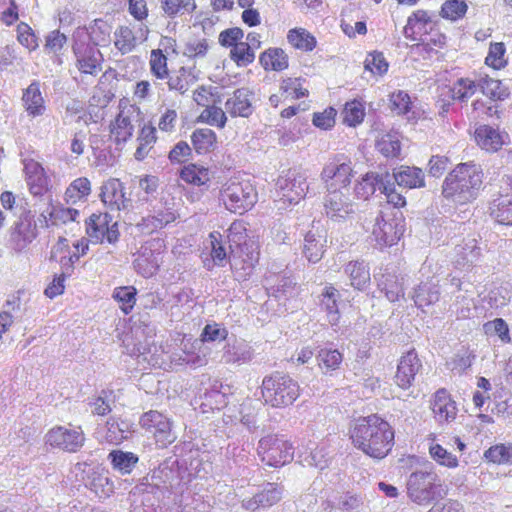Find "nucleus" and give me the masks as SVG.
I'll return each instance as SVG.
<instances>
[{
    "label": "nucleus",
    "mask_w": 512,
    "mask_h": 512,
    "mask_svg": "<svg viewBox=\"0 0 512 512\" xmlns=\"http://www.w3.org/2000/svg\"><path fill=\"white\" fill-rule=\"evenodd\" d=\"M348 435L354 448L375 460L387 457L395 444L394 428L377 413L352 421Z\"/></svg>",
    "instance_id": "f257e3e1"
},
{
    "label": "nucleus",
    "mask_w": 512,
    "mask_h": 512,
    "mask_svg": "<svg viewBox=\"0 0 512 512\" xmlns=\"http://www.w3.org/2000/svg\"><path fill=\"white\" fill-rule=\"evenodd\" d=\"M232 269L240 280H246L260 259V245L256 237L248 233L247 223L235 220L227 230Z\"/></svg>",
    "instance_id": "f03ea898"
},
{
    "label": "nucleus",
    "mask_w": 512,
    "mask_h": 512,
    "mask_svg": "<svg viewBox=\"0 0 512 512\" xmlns=\"http://www.w3.org/2000/svg\"><path fill=\"white\" fill-rule=\"evenodd\" d=\"M482 183L483 171L480 165L473 161L460 163L446 176L442 195L464 205L476 199Z\"/></svg>",
    "instance_id": "7ed1b4c3"
},
{
    "label": "nucleus",
    "mask_w": 512,
    "mask_h": 512,
    "mask_svg": "<svg viewBox=\"0 0 512 512\" xmlns=\"http://www.w3.org/2000/svg\"><path fill=\"white\" fill-rule=\"evenodd\" d=\"M260 392L264 406L285 409L301 396V387L289 374L274 371L263 378Z\"/></svg>",
    "instance_id": "20e7f679"
},
{
    "label": "nucleus",
    "mask_w": 512,
    "mask_h": 512,
    "mask_svg": "<svg viewBox=\"0 0 512 512\" xmlns=\"http://www.w3.org/2000/svg\"><path fill=\"white\" fill-rule=\"evenodd\" d=\"M256 453L264 466L280 469L294 460L295 446L288 435L271 432L258 440Z\"/></svg>",
    "instance_id": "39448f33"
},
{
    "label": "nucleus",
    "mask_w": 512,
    "mask_h": 512,
    "mask_svg": "<svg viewBox=\"0 0 512 512\" xmlns=\"http://www.w3.org/2000/svg\"><path fill=\"white\" fill-rule=\"evenodd\" d=\"M219 198L229 212L243 215L254 207L258 194L248 180L234 176L222 184Z\"/></svg>",
    "instance_id": "423d86ee"
},
{
    "label": "nucleus",
    "mask_w": 512,
    "mask_h": 512,
    "mask_svg": "<svg viewBox=\"0 0 512 512\" xmlns=\"http://www.w3.org/2000/svg\"><path fill=\"white\" fill-rule=\"evenodd\" d=\"M141 115V108L137 104L121 99L118 112L108 126L109 140L116 146L129 142L134 136L135 122Z\"/></svg>",
    "instance_id": "0eeeda50"
},
{
    "label": "nucleus",
    "mask_w": 512,
    "mask_h": 512,
    "mask_svg": "<svg viewBox=\"0 0 512 512\" xmlns=\"http://www.w3.org/2000/svg\"><path fill=\"white\" fill-rule=\"evenodd\" d=\"M405 231L402 213L381 211L371 229V238L379 248L396 245Z\"/></svg>",
    "instance_id": "6e6552de"
},
{
    "label": "nucleus",
    "mask_w": 512,
    "mask_h": 512,
    "mask_svg": "<svg viewBox=\"0 0 512 512\" xmlns=\"http://www.w3.org/2000/svg\"><path fill=\"white\" fill-rule=\"evenodd\" d=\"M87 40L82 32L72 34L71 49L75 67L81 74L96 76L102 70L104 55L97 46L86 42Z\"/></svg>",
    "instance_id": "1a4fd4ad"
},
{
    "label": "nucleus",
    "mask_w": 512,
    "mask_h": 512,
    "mask_svg": "<svg viewBox=\"0 0 512 512\" xmlns=\"http://www.w3.org/2000/svg\"><path fill=\"white\" fill-rule=\"evenodd\" d=\"M355 171L351 159L345 155H334L322 168L320 177L328 192H342L348 188Z\"/></svg>",
    "instance_id": "9d476101"
},
{
    "label": "nucleus",
    "mask_w": 512,
    "mask_h": 512,
    "mask_svg": "<svg viewBox=\"0 0 512 512\" xmlns=\"http://www.w3.org/2000/svg\"><path fill=\"white\" fill-rule=\"evenodd\" d=\"M139 425L153 437L159 448L168 447L176 439L172 432V421L159 411L150 410L143 413Z\"/></svg>",
    "instance_id": "9b49d317"
},
{
    "label": "nucleus",
    "mask_w": 512,
    "mask_h": 512,
    "mask_svg": "<svg viewBox=\"0 0 512 512\" xmlns=\"http://www.w3.org/2000/svg\"><path fill=\"white\" fill-rule=\"evenodd\" d=\"M437 482L438 475L433 471L413 472L407 482V494L419 505L428 504L435 498Z\"/></svg>",
    "instance_id": "f8f14e48"
},
{
    "label": "nucleus",
    "mask_w": 512,
    "mask_h": 512,
    "mask_svg": "<svg viewBox=\"0 0 512 512\" xmlns=\"http://www.w3.org/2000/svg\"><path fill=\"white\" fill-rule=\"evenodd\" d=\"M165 243L162 239L147 241L136 256L133 265L138 274L145 278L154 276L162 261L161 255L165 251Z\"/></svg>",
    "instance_id": "ddd939ff"
},
{
    "label": "nucleus",
    "mask_w": 512,
    "mask_h": 512,
    "mask_svg": "<svg viewBox=\"0 0 512 512\" xmlns=\"http://www.w3.org/2000/svg\"><path fill=\"white\" fill-rule=\"evenodd\" d=\"M86 233L95 243H115L119 238L118 224L108 213H93L85 222Z\"/></svg>",
    "instance_id": "4468645a"
},
{
    "label": "nucleus",
    "mask_w": 512,
    "mask_h": 512,
    "mask_svg": "<svg viewBox=\"0 0 512 512\" xmlns=\"http://www.w3.org/2000/svg\"><path fill=\"white\" fill-rule=\"evenodd\" d=\"M23 173L32 196L43 197L51 191V179L40 162L33 158H25L23 160Z\"/></svg>",
    "instance_id": "2eb2a0df"
},
{
    "label": "nucleus",
    "mask_w": 512,
    "mask_h": 512,
    "mask_svg": "<svg viewBox=\"0 0 512 512\" xmlns=\"http://www.w3.org/2000/svg\"><path fill=\"white\" fill-rule=\"evenodd\" d=\"M423 365L418 353L414 348L410 349L398 360L394 383L402 390H408L415 382L417 374L421 371Z\"/></svg>",
    "instance_id": "dca6fc26"
},
{
    "label": "nucleus",
    "mask_w": 512,
    "mask_h": 512,
    "mask_svg": "<svg viewBox=\"0 0 512 512\" xmlns=\"http://www.w3.org/2000/svg\"><path fill=\"white\" fill-rule=\"evenodd\" d=\"M149 35V29L145 25H120L114 32V46L123 55L135 50L145 42Z\"/></svg>",
    "instance_id": "f3484780"
},
{
    "label": "nucleus",
    "mask_w": 512,
    "mask_h": 512,
    "mask_svg": "<svg viewBox=\"0 0 512 512\" xmlns=\"http://www.w3.org/2000/svg\"><path fill=\"white\" fill-rule=\"evenodd\" d=\"M85 442L81 430H71L63 426H55L46 434V443L53 448L74 453L82 448Z\"/></svg>",
    "instance_id": "a211bd4d"
},
{
    "label": "nucleus",
    "mask_w": 512,
    "mask_h": 512,
    "mask_svg": "<svg viewBox=\"0 0 512 512\" xmlns=\"http://www.w3.org/2000/svg\"><path fill=\"white\" fill-rule=\"evenodd\" d=\"M38 236L37 224L30 211L20 215L14 223L10 240L15 250L26 249Z\"/></svg>",
    "instance_id": "6ab92c4d"
},
{
    "label": "nucleus",
    "mask_w": 512,
    "mask_h": 512,
    "mask_svg": "<svg viewBox=\"0 0 512 512\" xmlns=\"http://www.w3.org/2000/svg\"><path fill=\"white\" fill-rule=\"evenodd\" d=\"M100 199L111 211H120L128 208L131 199L125 191L124 183L118 178H109L100 188Z\"/></svg>",
    "instance_id": "aec40b11"
},
{
    "label": "nucleus",
    "mask_w": 512,
    "mask_h": 512,
    "mask_svg": "<svg viewBox=\"0 0 512 512\" xmlns=\"http://www.w3.org/2000/svg\"><path fill=\"white\" fill-rule=\"evenodd\" d=\"M430 409L435 421L439 425L453 422L458 413L456 402L445 388L438 389L431 397Z\"/></svg>",
    "instance_id": "412c9836"
},
{
    "label": "nucleus",
    "mask_w": 512,
    "mask_h": 512,
    "mask_svg": "<svg viewBox=\"0 0 512 512\" xmlns=\"http://www.w3.org/2000/svg\"><path fill=\"white\" fill-rule=\"evenodd\" d=\"M474 139L477 146L487 153H496L504 145L510 143V136L507 132L487 124L480 125L475 129Z\"/></svg>",
    "instance_id": "4be33fe9"
},
{
    "label": "nucleus",
    "mask_w": 512,
    "mask_h": 512,
    "mask_svg": "<svg viewBox=\"0 0 512 512\" xmlns=\"http://www.w3.org/2000/svg\"><path fill=\"white\" fill-rule=\"evenodd\" d=\"M427 38L420 40L415 45L416 53L423 59H439L443 57V51L448 46V38L437 27H430L429 32L426 34Z\"/></svg>",
    "instance_id": "5701e85b"
},
{
    "label": "nucleus",
    "mask_w": 512,
    "mask_h": 512,
    "mask_svg": "<svg viewBox=\"0 0 512 512\" xmlns=\"http://www.w3.org/2000/svg\"><path fill=\"white\" fill-rule=\"evenodd\" d=\"M431 24L430 13L424 9H417L408 16L403 35L410 41H420L429 32L428 26Z\"/></svg>",
    "instance_id": "b1692460"
},
{
    "label": "nucleus",
    "mask_w": 512,
    "mask_h": 512,
    "mask_svg": "<svg viewBox=\"0 0 512 512\" xmlns=\"http://www.w3.org/2000/svg\"><path fill=\"white\" fill-rule=\"evenodd\" d=\"M118 72L114 68H108L99 78L95 94L91 101L96 106L106 107L115 97Z\"/></svg>",
    "instance_id": "393cba45"
},
{
    "label": "nucleus",
    "mask_w": 512,
    "mask_h": 512,
    "mask_svg": "<svg viewBox=\"0 0 512 512\" xmlns=\"http://www.w3.org/2000/svg\"><path fill=\"white\" fill-rule=\"evenodd\" d=\"M157 141V129L151 121H147L140 125L136 138L137 146L134 152V158L137 161H143L146 159L154 149Z\"/></svg>",
    "instance_id": "a878e982"
},
{
    "label": "nucleus",
    "mask_w": 512,
    "mask_h": 512,
    "mask_svg": "<svg viewBox=\"0 0 512 512\" xmlns=\"http://www.w3.org/2000/svg\"><path fill=\"white\" fill-rule=\"evenodd\" d=\"M286 40L293 50L305 54L312 53L318 46L316 36L301 26L290 28L287 31Z\"/></svg>",
    "instance_id": "bb28decb"
},
{
    "label": "nucleus",
    "mask_w": 512,
    "mask_h": 512,
    "mask_svg": "<svg viewBox=\"0 0 512 512\" xmlns=\"http://www.w3.org/2000/svg\"><path fill=\"white\" fill-rule=\"evenodd\" d=\"M325 214L333 219H345L354 213L353 203L342 192H328L324 202Z\"/></svg>",
    "instance_id": "cd10ccee"
},
{
    "label": "nucleus",
    "mask_w": 512,
    "mask_h": 512,
    "mask_svg": "<svg viewBox=\"0 0 512 512\" xmlns=\"http://www.w3.org/2000/svg\"><path fill=\"white\" fill-rule=\"evenodd\" d=\"M427 441L429 456L436 464L447 469H456L459 466L457 455L437 442L435 433L428 434Z\"/></svg>",
    "instance_id": "c85d7f7f"
},
{
    "label": "nucleus",
    "mask_w": 512,
    "mask_h": 512,
    "mask_svg": "<svg viewBox=\"0 0 512 512\" xmlns=\"http://www.w3.org/2000/svg\"><path fill=\"white\" fill-rule=\"evenodd\" d=\"M259 63L267 72H282L289 68V56L281 47H269L259 55Z\"/></svg>",
    "instance_id": "c756f323"
},
{
    "label": "nucleus",
    "mask_w": 512,
    "mask_h": 512,
    "mask_svg": "<svg viewBox=\"0 0 512 512\" xmlns=\"http://www.w3.org/2000/svg\"><path fill=\"white\" fill-rule=\"evenodd\" d=\"M344 272L348 276L350 285L359 291L365 290L371 282L369 265L363 260L349 261Z\"/></svg>",
    "instance_id": "7c9ffc66"
},
{
    "label": "nucleus",
    "mask_w": 512,
    "mask_h": 512,
    "mask_svg": "<svg viewBox=\"0 0 512 512\" xmlns=\"http://www.w3.org/2000/svg\"><path fill=\"white\" fill-rule=\"evenodd\" d=\"M22 103L27 114L32 117H39L45 113V100L40 90V84L33 81L22 94Z\"/></svg>",
    "instance_id": "2f4dec72"
},
{
    "label": "nucleus",
    "mask_w": 512,
    "mask_h": 512,
    "mask_svg": "<svg viewBox=\"0 0 512 512\" xmlns=\"http://www.w3.org/2000/svg\"><path fill=\"white\" fill-rule=\"evenodd\" d=\"M180 179L194 187L208 186L212 179L209 167L197 163H188L179 171Z\"/></svg>",
    "instance_id": "473e14b6"
},
{
    "label": "nucleus",
    "mask_w": 512,
    "mask_h": 512,
    "mask_svg": "<svg viewBox=\"0 0 512 512\" xmlns=\"http://www.w3.org/2000/svg\"><path fill=\"white\" fill-rule=\"evenodd\" d=\"M191 144L198 155H208L218 148V136L210 128H197L191 136Z\"/></svg>",
    "instance_id": "72a5a7b5"
},
{
    "label": "nucleus",
    "mask_w": 512,
    "mask_h": 512,
    "mask_svg": "<svg viewBox=\"0 0 512 512\" xmlns=\"http://www.w3.org/2000/svg\"><path fill=\"white\" fill-rule=\"evenodd\" d=\"M319 298L320 306L326 312L328 322L333 326L338 325L340 320L339 290L332 284L326 285Z\"/></svg>",
    "instance_id": "f704fd0d"
},
{
    "label": "nucleus",
    "mask_w": 512,
    "mask_h": 512,
    "mask_svg": "<svg viewBox=\"0 0 512 512\" xmlns=\"http://www.w3.org/2000/svg\"><path fill=\"white\" fill-rule=\"evenodd\" d=\"M393 177L396 183L404 188H421L425 185L424 174L420 168L401 165L394 170Z\"/></svg>",
    "instance_id": "c9c22d12"
},
{
    "label": "nucleus",
    "mask_w": 512,
    "mask_h": 512,
    "mask_svg": "<svg viewBox=\"0 0 512 512\" xmlns=\"http://www.w3.org/2000/svg\"><path fill=\"white\" fill-rule=\"evenodd\" d=\"M81 32L87 36L89 44L99 47L102 43L108 41L110 36V26L102 19H95L89 26H79L73 33Z\"/></svg>",
    "instance_id": "e433bc0d"
},
{
    "label": "nucleus",
    "mask_w": 512,
    "mask_h": 512,
    "mask_svg": "<svg viewBox=\"0 0 512 512\" xmlns=\"http://www.w3.org/2000/svg\"><path fill=\"white\" fill-rule=\"evenodd\" d=\"M166 79L169 90L180 94L186 93L197 80L193 69L185 66L179 67L171 74L169 73Z\"/></svg>",
    "instance_id": "4c0bfd02"
},
{
    "label": "nucleus",
    "mask_w": 512,
    "mask_h": 512,
    "mask_svg": "<svg viewBox=\"0 0 512 512\" xmlns=\"http://www.w3.org/2000/svg\"><path fill=\"white\" fill-rule=\"evenodd\" d=\"M343 359V353L333 348H322L316 356L318 368L323 374L330 376L341 368Z\"/></svg>",
    "instance_id": "58836bf2"
},
{
    "label": "nucleus",
    "mask_w": 512,
    "mask_h": 512,
    "mask_svg": "<svg viewBox=\"0 0 512 512\" xmlns=\"http://www.w3.org/2000/svg\"><path fill=\"white\" fill-rule=\"evenodd\" d=\"M92 186L87 177H79L73 180L65 190L64 200L67 204L75 205L86 201L91 194Z\"/></svg>",
    "instance_id": "ea45409f"
},
{
    "label": "nucleus",
    "mask_w": 512,
    "mask_h": 512,
    "mask_svg": "<svg viewBox=\"0 0 512 512\" xmlns=\"http://www.w3.org/2000/svg\"><path fill=\"white\" fill-rule=\"evenodd\" d=\"M108 460L114 470L118 471L121 475H128L136 467L139 457L133 452L112 450L108 454Z\"/></svg>",
    "instance_id": "a19ab883"
},
{
    "label": "nucleus",
    "mask_w": 512,
    "mask_h": 512,
    "mask_svg": "<svg viewBox=\"0 0 512 512\" xmlns=\"http://www.w3.org/2000/svg\"><path fill=\"white\" fill-rule=\"evenodd\" d=\"M500 195L489 204V215L501 225H512V200Z\"/></svg>",
    "instance_id": "79ce46f5"
},
{
    "label": "nucleus",
    "mask_w": 512,
    "mask_h": 512,
    "mask_svg": "<svg viewBox=\"0 0 512 512\" xmlns=\"http://www.w3.org/2000/svg\"><path fill=\"white\" fill-rule=\"evenodd\" d=\"M383 177L376 172H367L356 182L354 193L356 198L368 200L376 191L377 186H382Z\"/></svg>",
    "instance_id": "37998d69"
},
{
    "label": "nucleus",
    "mask_w": 512,
    "mask_h": 512,
    "mask_svg": "<svg viewBox=\"0 0 512 512\" xmlns=\"http://www.w3.org/2000/svg\"><path fill=\"white\" fill-rule=\"evenodd\" d=\"M438 285L432 281L421 282L414 291L413 300L418 308L433 305L439 300Z\"/></svg>",
    "instance_id": "c03bdc74"
},
{
    "label": "nucleus",
    "mask_w": 512,
    "mask_h": 512,
    "mask_svg": "<svg viewBox=\"0 0 512 512\" xmlns=\"http://www.w3.org/2000/svg\"><path fill=\"white\" fill-rule=\"evenodd\" d=\"M225 105L232 116L248 117L252 112L249 94L245 89H237Z\"/></svg>",
    "instance_id": "a18cd8bd"
},
{
    "label": "nucleus",
    "mask_w": 512,
    "mask_h": 512,
    "mask_svg": "<svg viewBox=\"0 0 512 512\" xmlns=\"http://www.w3.org/2000/svg\"><path fill=\"white\" fill-rule=\"evenodd\" d=\"M486 462L495 465H512V442H502L490 446L484 451Z\"/></svg>",
    "instance_id": "49530a36"
},
{
    "label": "nucleus",
    "mask_w": 512,
    "mask_h": 512,
    "mask_svg": "<svg viewBox=\"0 0 512 512\" xmlns=\"http://www.w3.org/2000/svg\"><path fill=\"white\" fill-rule=\"evenodd\" d=\"M378 287L390 302H396L404 296L403 284L395 274H382L378 280Z\"/></svg>",
    "instance_id": "de8ad7c7"
},
{
    "label": "nucleus",
    "mask_w": 512,
    "mask_h": 512,
    "mask_svg": "<svg viewBox=\"0 0 512 512\" xmlns=\"http://www.w3.org/2000/svg\"><path fill=\"white\" fill-rule=\"evenodd\" d=\"M137 294L134 286H118L114 288L112 298L118 303L120 310L128 315L137 303Z\"/></svg>",
    "instance_id": "09e8293b"
},
{
    "label": "nucleus",
    "mask_w": 512,
    "mask_h": 512,
    "mask_svg": "<svg viewBox=\"0 0 512 512\" xmlns=\"http://www.w3.org/2000/svg\"><path fill=\"white\" fill-rule=\"evenodd\" d=\"M227 115L221 108V104H213L204 108L196 117L197 123L206 124L218 129H223L227 123Z\"/></svg>",
    "instance_id": "8fccbe9b"
},
{
    "label": "nucleus",
    "mask_w": 512,
    "mask_h": 512,
    "mask_svg": "<svg viewBox=\"0 0 512 512\" xmlns=\"http://www.w3.org/2000/svg\"><path fill=\"white\" fill-rule=\"evenodd\" d=\"M481 92L494 101H503L510 96L509 89L498 79L485 76L479 80Z\"/></svg>",
    "instance_id": "3c124183"
},
{
    "label": "nucleus",
    "mask_w": 512,
    "mask_h": 512,
    "mask_svg": "<svg viewBox=\"0 0 512 512\" xmlns=\"http://www.w3.org/2000/svg\"><path fill=\"white\" fill-rule=\"evenodd\" d=\"M365 115V103L362 100L353 99L348 101L342 110L343 124L356 127L364 121Z\"/></svg>",
    "instance_id": "603ef678"
},
{
    "label": "nucleus",
    "mask_w": 512,
    "mask_h": 512,
    "mask_svg": "<svg viewBox=\"0 0 512 512\" xmlns=\"http://www.w3.org/2000/svg\"><path fill=\"white\" fill-rule=\"evenodd\" d=\"M178 218V214L171 208H165L154 215H149L143 219L141 226L149 232L163 229L168 224L173 223Z\"/></svg>",
    "instance_id": "864d4df0"
},
{
    "label": "nucleus",
    "mask_w": 512,
    "mask_h": 512,
    "mask_svg": "<svg viewBox=\"0 0 512 512\" xmlns=\"http://www.w3.org/2000/svg\"><path fill=\"white\" fill-rule=\"evenodd\" d=\"M484 63L489 68L499 71L508 65L506 46L503 42H491Z\"/></svg>",
    "instance_id": "5fc2aeb1"
},
{
    "label": "nucleus",
    "mask_w": 512,
    "mask_h": 512,
    "mask_svg": "<svg viewBox=\"0 0 512 512\" xmlns=\"http://www.w3.org/2000/svg\"><path fill=\"white\" fill-rule=\"evenodd\" d=\"M304 80L301 77H286L280 82L279 90L286 99L298 100L307 97L308 89L303 87Z\"/></svg>",
    "instance_id": "6e6d98bb"
},
{
    "label": "nucleus",
    "mask_w": 512,
    "mask_h": 512,
    "mask_svg": "<svg viewBox=\"0 0 512 512\" xmlns=\"http://www.w3.org/2000/svg\"><path fill=\"white\" fill-rule=\"evenodd\" d=\"M479 88V82L468 78L461 77L457 79L450 88L451 98L460 102L470 99Z\"/></svg>",
    "instance_id": "4d7b16f0"
},
{
    "label": "nucleus",
    "mask_w": 512,
    "mask_h": 512,
    "mask_svg": "<svg viewBox=\"0 0 512 512\" xmlns=\"http://www.w3.org/2000/svg\"><path fill=\"white\" fill-rule=\"evenodd\" d=\"M150 73L158 80L169 76L168 58L162 49H152L149 56Z\"/></svg>",
    "instance_id": "13d9d810"
},
{
    "label": "nucleus",
    "mask_w": 512,
    "mask_h": 512,
    "mask_svg": "<svg viewBox=\"0 0 512 512\" xmlns=\"http://www.w3.org/2000/svg\"><path fill=\"white\" fill-rule=\"evenodd\" d=\"M193 101L204 109L213 104H222V97L217 87L202 85L194 90Z\"/></svg>",
    "instance_id": "bf43d9fd"
},
{
    "label": "nucleus",
    "mask_w": 512,
    "mask_h": 512,
    "mask_svg": "<svg viewBox=\"0 0 512 512\" xmlns=\"http://www.w3.org/2000/svg\"><path fill=\"white\" fill-rule=\"evenodd\" d=\"M468 5L465 0H446L440 8V16L449 21H458L466 15Z\"/></svg>",
    "instance_id": "052dcab7"
},
{
    "label": "nucleus",
    "mask_w": 512,
    "mask_h": 512,
    "mask_svg": "<svg viewBox=\"0 0 512 512\" xmlns=\"http://www.w3.org/2000/svg\"><path fill=\"white\" fill-rule=\"evenodd\" d=\"M283 491L284 488L281 484L269 482L257 493L258 502L262 508L272 507L281 501Z\"/></svg>",
    "instance_id": "680f3d73"
},
{
    "label": "nucleus",
    "mask_w": 512,
    "mask_h": 512,
    "mask_svg": "<svg viewBox=\"0 0 512 512\" xmlns=\"http://www.w3.org/2000/svg\"><path fill=\"white\" fill-rule=\"evenodd\" d=\"M196 8L194 0H161V9L169 18L191 13Z\"/></svg>",
    "instance_id": "e2e57ef3"
},
{
    "label": "nucleus",
    "mask_w": 512,
    "mask_h": 512,
    "mask_svg": "<svg viewBox=\"0 0 512 512\" xmlns=\"http://www.w3.org/2000/svg\"><path fill=\"white\" fill-rule=\"evenodd\" d=\"M230 59L238 67H246L255 60V53L247 42H241L230 49Z\"/></svg>",
    "instance_id": "0e129e2a"
},
{
    "label": "nucleus",
    "mask_w": 512,
    "mask_h": 512,
    "mask_svg": "<svg viewBox=\"0 0 512 512\" xmlns=\"http://www.w3.org/2000/svg\"><path fill=\"white\" fill-rule=\"evenodd\" d=\"M379 152L387 158H396L401 152V142L396 135L385 134L377 142Z\"/></svg>",
    "instance_id": "69168bd1"
},
{
    "label": "nucleus",
    "mask_w": 512,
    "mask_h": 512,
    "mask_svg": "<svg viewBox=\"0 0 512 512\" xmlns=\"http://www.w3.org/2000/svg\"><path fill=\"white\" fill-rule=\"evenodd\" d=\"M211 258L215 265L224 266L227 260V252L223 245L222 235L218 231H213L209 234Z\"/></svg>",
    "instance_id": "338daca9"
},
{
    "label": "nucleus",
    "mask_w": 512,
    "mask_h": 512,
    "mask_svg": "<svg viewBox=\"0 0 512 512\" xmlns=\"http://www.w3.org/2000/svg\"><path fill=\"white\" fill-rule=\"evenodd\" d=\"M364 67L373 75H383L388 71L389 64L382 52L373 51L367 54Z\"/></svg>",
    "instance_id": "774afa93"
}]
</instances>
